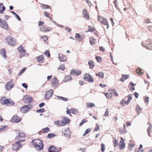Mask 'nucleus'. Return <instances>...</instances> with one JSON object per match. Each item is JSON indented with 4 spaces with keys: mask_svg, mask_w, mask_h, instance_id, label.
Returning a JSON list of instances; mask_svg holds the SVG:
<instances>
[{
    "mask_svg": "<svg viewBox=\"0 0 152 152\" xmlns=\"http://www.w3.org/2000/svg\"><path fill=\"white\" fill-rule=\"evenodd\" d=\"M32 144L34 145V148L38 151L43 150L44 145L42 141L39 139H35L32 140Z\"/></svg>",
    "mask_w": 152,
    "mask_h": 152,
    "instance_id": "nucleus-1",
    "label": "nucleus"
},
{
    "mask_svg": "<svg viewBox=\"0 0 152 152\" xmlns=\"http://www.w3.org/2000/svg\"><path fill=\"white\" fill-rule=\"evenodd\" d=\"M5 97L1 98L0 100L1 104L5 105L7 106H11L14 104V103L10 98L6 99Z\"/></svg>",
    "mask_w": 152,
    "mask_h": 152,
    "instance_id": "nucleus-2",
    "label": "nucleus"
},
{
    "mask_svg": "<svg viewBox=\"0 0 152 152\" xmlns=\"http://www.w3.org/2000/svg\"><path fill=\"white\" fill-rule=\"evenodd\" d=\"M69 122V119L67 117H63L62 118L61 121H54V123L59 126H62L66 125V124Z\"/></svg>",
    "mask_w": 152,
    "mask_h": 152,
    "instance_id": "nucleus-3",
    "label": "nucleus"
},
{
    "mask_svg": "<svg viewBox=\"0 0 152 152\" xmlns=\"http://www.w3.org/2000/svg\"><path fill=\"white\" fill-rule=\"evenodd\" d=\"M23 139H18L15 143L12 145V149L13 150L17 151L19 148H21L22 147V145L20 143L24 141Z\"/></svg>",
    "mask_w": 152,
    "mask_h": 152,
    "instance_id": "nucleus-4",
    "label": "nucleus"
},
{
    "mask_svg": "<svg viewBox=\"0 0 152 152\" xmlns=\"http://www.w3.org/2000/svg\"><path fill=\"white\" fill-rule=\"evenodd\" d=\"M5 40L6 42L11 46H15L16 44V40L15 39L10 35L7 36Z\"/></svg>",
    "mask_w": 152,
    "mask_h": 152,
    "instance_id": "nucleus-5",
    "label": "nucleus"
},
{
    "mask_svg": "<svg viewBox=\"0 0 152 152\" xmlns=\"http://www.w3.org/2000/svg\"><path fill=\"white\" fill-rule=\"evenodd\" d=\"M142 45L146 49L151 50L152 49V40L150 39H148L144 42L142 43Z\"/></svg>",
    "mask_w": 152,
    "mask_h": 152,
    "instance_id": "nucleus-6",
    "label": "nucleus"
},
{
    "mask_svg": "<svg viewBox=\"0 0 152 152\" xmlns=\"http://www.w3.org/2000/svg\"><path fill=\"white\" fill-rule=\"evenodd\" d=\"M18 50L19 51V57L20 58L25 56H28L29 55V54L27 53L26 50L23 49V47L22 46H19L18 48Z\"/></svg>",
    "mask_w": 152,
    "mask_h": 152,
    "instance_id": "nucleus-7",
    "label": "nucleus"
},
{
    "mask_svg": "<svg viewBox=\"0 0 152 152\" xmlns=\"http://www.w3.org/2000/svg\"><path fill=\"white\" fill-rule=\"evenodd\" d=\"M98 20L102 24H104L107 29L108 28L109 25L107 20L105 18L100 16L98 15Z\"/></svg>",
    "mask_w": 152,
    "mask_h": 152,
    "instance_id": "nucleus-8",
    "label": "nucleus"
},
{
    "mask_svg": "<svg viewBox=\"0 0 152 152\" xmlns=\"http://www.w3.org/2000/svg\"><path fill=\"white\" fill-rule=\"evenodd\" d=\"M32 107L33 106L30 104L24 105L21 108V111L23 113H26L28 112L29 109H31Z\"/></svg>",
    "mask_w": 152,
    "mask_h": 152,
    "instance_id": "nucleus-9",
    "label": "nucleus"
},
{
    "mask_svg": "<svg viewBox=\"0 0 152 152\" xmlns=\"http://www.w3.org/2000/svg\"><path fill=\"white\" fill-rule=\"evenodd\" d=\"M12 80H12L6 84L5 88L7 91L11 90L14 86V84L12 82Z\"/></svg>",
    "mask_w": 152,
    "mask_h": 152,
    "instance_id": "nucleus-10",
    "label": "nucleus"
},
{
    "mask_svg": "<svg viewBox=\"0 0 152 152\" xmlns=\"http://www.w3.org/2000/svg\"><path fill=\"white\" fill-rule=\"evenodd\" d=\"M84 79L86 81L90 82L93 83L94 82L93 78L88 73H86L84 75Z\"/></svg>",
    "mask_w": 152,
    "mask_h": 152,
    "instance_id": "nucleus-11",
    "label": "nucleus"
},
{
    "mask_svg": "<svg viewBox=\"0 0 152 152\" xmlns=\"http://www.w3.org/2000/svg\"><path fill=\"white\" fill-rule=\"evenodd\" d=\"M53 94V90L50 89L46 92L45 95V99L46 100L50 99L51 98Z\"/></svg>",
    "mask_w": 152,
    "mask_h": 152,
    "instance_id": "nucleus-12",
    "label": "nucleus"
},
{
    "mask_svg": "<svg viewBox=\"0 0 152 152\" xmlns=\"http://www.w3.org/2000/svg\"><path fill=\"white\" fill-rule=\"evenodd\" d=\"M51 84L53 87H56L59 85V83L56 77H54L51 80Z\"/></svg>",
    "mask_w": 152,
    "mask_h": 152,
    "instance_id": "nucleus-13",
    "label": "nucleus"
},
{
    "mask_svg": "<svg viewBox=\"0 0 152 152\" xmlns=\"http://www.w3.org/2000/svg\"><path fill=\"white\" fill-rule=\"evenodd\" d=\"M23 101L25 103H29L33 101L32 97L29 96H25L23 98Z\"/></svg>",
    "mask_w": 152,
    "mask_h": 152,
    "instance_id": "nucleus-14",
    "label": "nucleus"
},
{
    "mask_svg": "<svg viewBox=\"0 0 152 152\" xmlns=\"http://www.w3.org/2000/svg\"><path fill=\"white\" fill-rule=\"evenodd\" d=\"M21 120V119L20 117L17 115H15L12 117L11 120L12 122L17 123L20 122Z\"/></svg>",
    "mask_w": 152,
    "mask_h": 152,
    "instance_id": "nucleus-15",
    "label": "nucleus"
},
{
    "mask_svg": "<svg viewBox=\"0 0 152 152\" xmlns=\"http://www.w3.org/2000/svg\"><path fill=\"white\" fill-rule=\"evenodd\" d=\"M52 28H48L45 26H44L43 27H41L40 28V31L44 32L50 31L52 30Z\"/></svg>",
    "mask_w": 152,
    "mask_h": 152,
    "instance_id": "nucleus-16",
    "label": "nucleus"
},
{
    "mask_svg": "<svg viewBox=\"0 0 152 152\" xmlns=\"http://www.w3.org/2000/svg\"><path fill=\"white\" fill-rule=\"evenodd\" d=\"M81 72L80 70L75 69L72 70L70 72V74L73 75H76L77 76L81 74Z\"/></svg>",
    "mask_w": 152,
    "mask_h": 152,
    "instance_id": "nucleus-17",
    "label": "nucleus"
},
{
    "mask_svg": "<svg viewBox=\"0 0 152 152\" xmlns=\"http://www.w3.org/2000/svg\"><path fill=\"white\" fill-rule=\"evenodd\" d=\"M121 140L120 141L119 143V149L120 150L124 148L125 146V143L124 142L123 138L122 137H121Z\"/></svg>",
    "mask_w": 152,
    "mask_h": 152,
    "instance_id": "nucleus-18",
    "label": "nucleus"
},
{
    "mask_svg": "<svg viewBox=\"0 0 152 152\" xmlns=\"http://www.w3.org/2000/svg\"><path fill=\"white\" fill-rule=\"evenodd\" d=\"M0 26L6 29L8 28V26L6 21L3 20L1 18H0Z\"/></svg>",
    "mask_w": 152,
    "mask_h": 152,
    "instance_id": "nucleus-19",
    "label": "nucleus"
},
{
    "mask_svg": "<svg viewBox=\"0 0 152 152\" xmlns=\"http://www.w3.org/2000/svg\"><path fill=\"white\" fill-rule=\"evenodd\" d=\"M83 17L86 20H88L89 19V15L86 9H84L83 11Z\"/></svg>",
    "mask_w": 152,
    "mask_h": 152,
    "instance_id": "nucleus-20",
    "label": "nucleus"
},
{
    "mask_svg": "<svg viewBox=\"0 0 152 152\" xmlns=\"http://www.w3.org/2000/svg\"><path fill=\"white\" fill-rule=\"evenodd\" d=\"M49 152H59L58 148L54 146H50L48 149Z\"/></svg>",
    "mask_w": 152,
    "mask_h": 152,
    "instance_id": "nucleus-21",
    "label": "nucleus"
},
{
    "mask_svg": "<svg viewBox=\"0 0 152 152\" xmlns=\"http://www.w3.org/2000/svg\"><path fill=\"white\" fill-rule=\"evenodd\" d=\"M36 59L37 62L40 63H43L45 60L43 55H40L37 57Z\"/></svg>",
    "mask_w": 152,
    "mask_h": 152,
    "instance_id": "nucleus-22",
    "label": "nucleus"
},
{
    "mask_svg": "<svg viewBox=\"0 0 152 152\" xmlns=\"http://www.w3.org/2000/svg\"><path fill=\"white\" fill-rule=\"evenodd\" d=\"M62 132L66 137H69L70 135V131L68 128L64 129L62 131Z\"/></svg>",
    "mask_w": 152,
    "mask_h": 152,
    "instance_id": "nucleus-23",
    "label": "nucleus"
},
{
    "mask_svg": "<svg viewBox=\"0 0 152 152\" xmlns=\"http://www.w3.org/2000/svg\"><path fill=\"white\" fill-rule=\"evenodd\" d=\"M58 57L60 61H66L67 58L66 56L60 53L58 55Z\"/></svg>",
    "mask_w": 152,
    "mask_h": 152,
    "instance_id": "nucleus-24",
    "label": "nucleus"
},
{
    "mask_svg": "<svg viewBox=\"0 0 152 152\" xmlns=\"http://www.w3.org/2000/svg\"><path fill=\"white\" fill-rule=\"evenodd\" d=\"M126 127L125 125H124L123 128H120L119 129V132L121 134H125L127 132L126 130L125 129Z\"/></svg>",
    "mask_w": 152,
    "mask_h": 152,
    "instance_id": "nucleus-25",
    "label": "nucleus"
},
{
    "mask_svg": "<svg viewBox=\"0 0 152 152\" xmlns=\"http://www.w3.org/2000/svg\"><path fill=\"white\" fill-rule=\"evenodd\" d=\"M75 38L79 41H81L83 39V37L81 35H80V34L78 33H76L75 34Z\"/></svg>",
    "mask_w": 152,
    "mask_h": 152,
    "instance_id": "nucleus-26",
    "label": "nucleus"
},
{
    "mask_svg": "<svg viewBox=\"0 0 152 152\" xmlns=\"http://www.w3.org/2000/svg\"><path fill=\"white\" fill-rule=\"evenodd\" d=\"M109 93L106 92L104 93V94L106 97L108 99H111L112 98V93L110 91V89L108 90Z\"/></svg>",
    "mask_w": 152,
    "mask_h": 152,
    "instance_id": "nucleus-27",
    "label": "nucleus"
},
{
    "mask_svg": "<svg viewBox=\"0 0 152 152\" xmlns=\"http://www.w3.org/2000/svg\"><path fill=\"white\" fill-rule=\"evenodd\" d=\"M96 30V29L94 27H92L90 26H88V30L86 31L85 32H92Z\"/></svg>",
    "mask_w": 152,
    "mask_h": 152,
    "instance_id": "nucleus-28",
    "label": "nucleus"
},
{
    "mask_svg": "<svg viewBox=\"0 0 152 152\" xmlns=\"http://www.w3.org/2000/svg\"><path fill=\"white\" fill-rule=\"evenodd\" d=\"M26 137L25 134L23 133H19L18 136L16 137L15 139V140L18 139L19 138H23Z\"/></svg>",
    "mask_w": 152,
    "mask_h": 152,
    "instance_id": "nucleus-29",
    "label": "nucleus"
},
{
    "mask_svg": "<svg viewBox=\"0 0 152 152\" xmlns=\"http://www.w3.org/2000/svg\"><path fill=\"white\" fill-rule=\"evenodd\" d=\"M88 64L89 65L90 69H93L95 66L94 63L93 61H91L88 62Z\"/></svg>",
    "mask_w": 152,
    "mask_h": 152,
    "instance_id": "nucleus-30",
    "label": "nucleus"
},
{
    "mask_svg": "<svg viewBox=\"0 0 152 152\" xmlns=\"http://www.w3.org/2000/svg\"><path fill=\"white\" fill-rule=\"evenodd\" d=\"M90 42L91 45H94L95 43L96 39L92 37H90Z\"/></svg>",
    "mask_w": 152,
    "mask_h": 152,
    "instance_id": "nucleus-31",
    "label": "nucleus"
},
{
    "mask_svg": "<svg viewBox=\"0 0 152 152\" xmlns=\"http://www.w3.org/2000/svg\"><path fill=\"white\" fill-rule=\"evenodd\" d=\"M72 80V77L70 75H68L65 77V78L64 80L63 81L64 82H66L67 81H69Z\"/></svg>",
    "mask_w": 152,
    "mask_h": 152,
    "instance_id": "nucleus-32",
    "label": "nucleus"
},
{
    "mask_svg": "<svg viewBox=\"0 0 152 152\" xmlns=\"http://www.w3.org/2000/svg\"><path fill=\"white\" fill-rule=\"evenodd\" d=\"M95 106V105L94 103L91 102H88L87 103L86 105V107L87 108L89 107L92 108Z\"/></svg>",
    "mask_w": 152,
    "mask_h": 152,
    "instance_id": "nucleus-33",
    "label": "nucleus"
},
{
    "mask_svg": "<svg viewBox=\"0 0 152 152\" xmlns=\"http://www.w3.org/2000/svg\"><path fill=\"white\" fill-rule=\"evenodd\" d=\"M110 91L112 93V95L113 94L116 96H118V94L117 93L115 90L114 89H110Z\"/></svg>",
    "mask_w": 152,
    "mask_h": 152,
    "instance_id": "nucleus-34",
    "label": "nucleus"
},
{
    "mask_svg": "<svg viewBox=\"0 0 152 152\" xmlns=\"http://www.w3.org/2000/svg\"><path fill=\"white\" fill-rule=\"evenodd\" d=\"M120 104L122 105L123 106L125 104H129L128 102L125 100L124 99H122L120 102Z\"/></svg>",
    "mask_w": 152,
    "mask_h": 152,
    "instance_id": "nucleus-35",
    "label": "nucleus"
},
{
    "mask_svg": "<svg viewBox=\"0 0 152 152\" xmlns=\"http://www.w3.org/2000/svg\"><path fill=\"white\" fill-rule=\"evenodd\" d=\"M96 75L101 78H102L104 77V73L102 72H100L98 73H96Z\"/></svg>",
    "mask_w": 152,
    "mask_h": 152,
    "instance_id": "nucleus-36",
    "label": "nucleus"
},
{
    "mask_svg": "<svg viewBox=\"0 0 152 152\" xmlns=\"http://www.w3.org/2000/svg\"><path fill=\"white\" fill-rule=\"evenodd\" d=\"M142 108L139 105H137L136 107V110L138 114H139L141 112Z\"/></svg>",
    "mask_w": 152,
    "mask_h": 152,
    "instance_id": "nucleus-37",
    "label": "nucleus"
},
{
    "mask_svg": "<svg viewBox=\"0 0 152 152\" xmlns=\"http://www.w3.org/2000/svg\"><path fill=\"white\" fill-rule=\"evenodd\" d=\"M67 110L66 111V113L67 114L70 115L71 116V115L70 114V113H72L73 112V110H74V109L71 108L69 110H68V107L67 108Z\"/></svg>",
    "mask_w": 152,
    "mask_h": 152,
    "instance_id": "nucleus-38",
    "label": "nucleus"
},
{
    "mask_svg": "<svg viewBox=\"0 0 152 152\" xmlns=\"http://www.w3.org/2000/svg\"><path fill=\"white\" fill-rule=\"evenodd\" d=\"M148 124H149L150 125V126L147 129V131L149 136L150 137V132L151 129L152 125L150 123L149 124L148 123Z\"/></svg>",
    "mask_w": 152,
    "mask_h": 152,
    "instance_id": "nucleus-39",
    "label": "nucleus"
},
{
    "mask_svg": "<svg viewBox=\"0 0 152 152\" xmlns=\"http://www.w3.org/2000/svg\"><path fill=\"white\" fill-rule=\"evenodd\" d=\"M57 97L59 99H61L64 102L67 101H68V98L64 97L62 96H57Z\"/></svg>",
    "mask_w": 152,
    "mask_h": 152,
    "instance_id": "nucleus-40",
    "label": "nucleus"
},
{
    "mask_svg": "<svg viewBox=\"0 0 152 152\" xmlns=\"http://www.w3.org/2000/svg\"><path fill=\"white\" fill-rule=\"evenodd\" d=\"M128 76V75H122V77L120 80V81L124 82L127 79Z\"/></svg>",
    "mask_w": 152,
    "mask_h": 152,
    "instance_id": "nucleus-41",
    "label": "nucleus"
},
{
    "mask_svg": "<svg viewBox=\"0 0 152 152\" xmlns=\"http://www.w3.org/2000/svg\"><path fill=\"white\" fill-rule=\"evenodd\" d=\"M95 58L98 62L100 63L102 61V58L101 57L97 56L95 57Z\"/></svg>",
    "mask_w": 152,
    "mask_h": 152,
    "instance_id": "nucleus-42",
    "label": "nucleus"
},
{
    "mask_svg": "<svg viewBox=\"0 0 152 152\" xmlns=\"http://www.w3.org/2000/svg\"><path fill=\"white\" fill-rule=\"evenodd\" d=\"M42 132L44 133H48L50 131V129L47 127L45 128L42 129Z\"/></svg>",
    "mask_w": 152,
    "mask_h": 152,
    "instance_id": "nucleus-43",
    "label": "nucleus"
},
{
    "mask_svg": "<svg viewBox=\"0 0 152 152\" xmlns=\"http://www.w3.org/2000/svg\"><path fill=\"white\" fill-rule=\"evenodd\" d=\"M43 9H49L50 8V6L48 5L42 4L41 6Z\"/></svg>",
    "mask_w": 152,
    "mask_h": 152,
    "instance_id": "nucleus-44",
    "label": "nucleus"
},
{
    "mask_svg": "<svg viewBox=\"0 0 152 152\" xmlns=\"http://www.w3.org/2000/svg\"><path fill=\"white\" fill-rule=\"evenodd\" d=\"M134 145L133 143H131L129 145L128 149L129 151H131L134 147Z\"/></svg>",
    "mask_w": 152,
    "mask_h": 152,
    "instance_id": "nucleus-45",
    "label": "nucleus"
},
{
    "mask_svg": "<svg viewBox=\"0 0 152 152\" xmlns=\"http://www.w3.org/2000/svg\"><path fill=\"white\" fill-rule=\"evenodd\" d=\"M91 131V129L90 128L87 129L84 132V133L83 134V136H85L87 134L89 133Z\"/></svg>",
    "mask_w": 152,
    "mask_h": 152,
    "instance_id": "nucleus-46",
    "label": "nucleus"
},
{
    "mask_svg": "<svg viewBox=\"0 0 152 152\" xmlns=\"http://www.w3.org/2000/svg\"><path fill=\"white\" fill-rule=\"evenodd\" d=\"M56 136L55 134L53 133L49 134L47 136V138L48 139L52 138Z\"/></svg>",
    "mask_w": 152,
    "mask_h": 152,
    "instance_id": "nucleus-47",
    "label": "nucleus"
},
{
    "mask_svg": "<svg viewBox=\"0 0 152 152\" xmlns=\"http://www.w3.org/2000/svg\"><path fill=\"white\" fill-rule=\"evenodd\" d=\"M44 54L46 56H47L48 57H50V54L49 50H46L45 52L44 53Z\"/></svg>",
    "mask_w": 152,
    "mask_h": 152,
    "instance_id": "nucleus-48",
    "label": "nucleus"
},
{
    "mask_svg": "<svg viewBox=\"0 0 152 152\" xmlns=\"http://www.w3.org/2000/svg\"><path fill=\"white\" fill-rule=\"evenodd\" d=\"M65 69V67L64 64L61 65L58 68V69H60L63 71Z\"/></svg>",
    "mask_w": 152,
    "mask_h": 152,
    "instance_id": "nucleus-49",
    "label": "nucleus"
},
{
    "mask_svg": "<svg viewBox=\"0 0 152 152\" xmlns=\"http://www.w3.org/2000/svg\"><path fill=\"white\" fill-rule=\"evenodd\" d=\"M44 14L45 16L49 18L50 20L51 19V18L50 17L49 14L47 11L45 12L44 13Z\"/></svg>",
    "mask_w": 152,
    "mask_h": 152,
    "instance_id": "nucleus-50",
    "label": "nucleus"
},
{
    "mask_svg": "<svg viewBox=\"0 0 152 152\" xmlns=\"http://www.w3.org/2000/svg\"><path fill=\"white\" fill-rule=\"evenodd\" d=\"M40 38L43 39L44 42H46L48 40V37L45 35L43 36H41Z\"/></svg>",
    "mask_w": 152,
    "mask_h": 152,
    "instance_id": "nucleus-51",
    "label": "nucleus"
},
{
    "mask_svg": "<svg viewBox=\"0 0 152 152\" xmlns=\"http://www.w3.org/2000/svg\"><path fill=\"white\" fill-rule=\"evenodd\" d=\"M99 129V125L97 124H96V127L94 129V131H98Z\"/></svg>",
    "mask_w": 152,
    "mask_h": 152,
    "instance_id": "nucleus-52",
    "label": "nucleus"
},
{
    "mask_svg": "<svg viewBox=\"0 0 152 152\" xmlns=\"http://www.w3.org/2000/svg\"><path fill=\"white\" fill-rule=\"evenodd\" d=\"M135 72L136 73L140 74V75H142L143 74L142 70H140V69H137L136 70Z\"/></svg>",
    "mask_w": 152,
    "mask_h": 152,
    "instance_id": "nucleus-53",
    "label": "nucleus"
},
{
    "mask_svg": "<svg viewBox=\"0 0 152 152\" xmlns=\"http://www.w3.org/2000/svg\"><path fill=\"white\" fill-rule=\"evenodd\" d=\"M7 126H0V132L3 131L5 128H7Z\"/></svg>",
    "mask_w": 152,
    "mask_h": 152,
    "instance_id": "nucleus-54",
    "label": "nucleus"
},
{
    "mask_svg": "<svg viewBox=\"0 0 152 152\" xmlns=\"http://www.w3.org/2000/svg\"><path fill=\"white\" fill-rule=\"evenodd\" d=\"M101 150L102 152H103L105 150V146L104 145L103 143L101 144Z\"/></svg>",
    "mask_w": 152,
    "mask_h": 152,
    "instance_id": "nucleus-55",
    "label": "nucleus"
},
{
    "mask_svg": "<svg viewBox=\"0 0 152 152\" xmlns=\"http://www.w3.org/2000/svg\"><path fill=\"white\" fill-rule=\"evenodd\" d=\"M114 146L115 147H116L118 145V143L117 141L115 139L114 141L113 142Z\"/></svg>",
    "mask_w": 152,
    "mask_h": 152,
    "instance_id": "nucleus-56",
    "label": "nucleus"
},
{
    "mask_svg": "<svg viewBox=\"0 0 152 152\" xmlns=\"http://www.w3.org/2000/svg\"><path fill=\"white\" fill-rule=\"evenodd\" d=\"M45 111V109L44 108H41L40 109L38 110L37 111L38 113H43Z\"/></svg>",
    "mask_w": 152,
    "mask_h": 152,
    "instance_id": "nucleus-57",
    "label": "nucleus"
},
{
    "mask_svg": "<svg viewBox=\"0 0 152 152\" xmlns=\"http://www.w3.org/2000/svg\"><path fill=\"white\" fill-rule=\"evenodd\" d=\"M86 120L85 119H83L81 122L80 123L79 125L80 126H82V125L84 124L85 123H86Z\"/></svg>",
    "mask_w": 152,
    "mask_h": 152,
    "instance_id": "nucleus-58",
    "label": "nucleus"
},
{
    "mask_svg": "<svg viewBox=\"0 0 152 152\" xmlns=\"http://www.w3.org/2000/svg\"><path fill=\"white\" fill-rule=\"evenodd\" d=\"M26 69V68H23L22 69L19 74V75H20L22 74L23 73Z\"/></svg>",
    "mask_w": 152,
    "mask_h": 152,
    "instance_id": "nucleus-59",
    "label": "nucleus"
},
{
    "mask_svg": "<svg viewBox=\"0 0 152 152\" xmlns=\"http://www.w3.org/2000/svg\"><path fill=\"white\" fill-rule=\"evenodd\" d=\"M109 113V110L108 108L106 109V111L104 113V116H107L108 115Z\"/></svg>",
    "mask_w": 152,
    "mask_h": 152,
    "instance_id": "nucleus-60",
    "label": "nucleus"
},
{
    "mask_svg": "<svg viewBox=\"0 0 152 152\" xmlns=\"http://www.w3.org/2000/svg\"><path fill=\"white\" fill-rule=\"evenodd\" d=\"M5 10V7L4 6H3L2 7V10H0V13L2 14L4 12V11Z\"/></svg>",
    "mask_w": 152,
    "mask_h": 152,
    "instance_id": "nucleus-61",
    "label": "nucleus"
},
{
    "mask_svg": "<svg viewBox=\"0 0 152 152\" xmlns=\"http://www.w3.org/2000/svg\"><path fill=\"white\" fill-rule=\"evenodd\" d=\"M132 99V97L130 96H127V102H128V103L130 102V101Z\"/></svg>",
    "mask_w": 152,
    "mask_h": 152,
    "instance_id": "nucleus-62",
    "label": "nucleus"
},
{
    "mask_svg": "<svg viewBox=\"0 0 152 152\" xmlns=\"http://www.w3.org/2000/svg\"><path fill=\"white\" fill-rule=\"evenodd\" d=\"M44 24V22H42L41 21H39L38 22V26H43Z\"/></svg>",
    "mask_w": 152,
    "mask_h": 152,
    "instance_id": "nucleus-63",
    "label": "nucleus"
},
{
    "mask_svg": "<svg viewBox=\"0 0 152 152\" xmlns=\"http://www.w3.org/2000/svg\"><path fill=\"white\" fill-rule=\"evenodd\" d=\"M145 152H152V148H147L145 150Z\"/></svg>",
    "mask_w": 152,
    "mask_h": 152,
    "instance_id": "nucleus-64",
    "label": "nucleus"
}]
</instances>
